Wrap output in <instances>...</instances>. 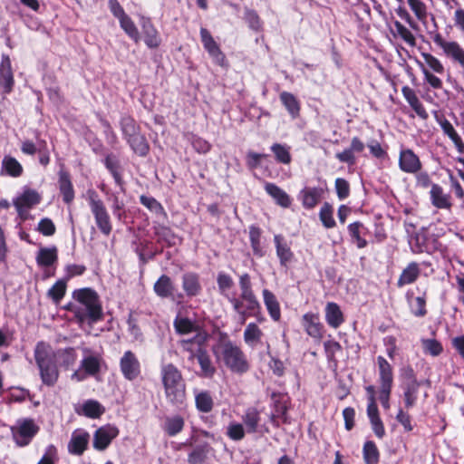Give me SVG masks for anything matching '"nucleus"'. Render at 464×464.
<instances>
[{
  "mask_svg": "<svg viewBox=\"0 0 464 464\" xmlns=\"http://www.w3.org/2000/svg\"><path fill=\"white\" fill-rule=\"evenodd\" d=\"M119 435V429L112 425L100 427L93 435L92 445L97 450H106L111 441Z\"/></svg>",
  "mask_w": 464,
  "mask_h": 464,
  "instance_id": "nucleus-14",
  "label": "nucleus"
},
{
  "mask_svg": "<svg viewBox=\"0 0 464 464\" xmlns=\"http://www.w3.org/2000/svg\"><path fill=\"white\" fill-rule=\"evenodd\" d=\"M89 434L84 431L79 434L73 433L68 444V450L71 454L81 456L87 450Z\"/></svg>",
  "mask_w": 464,
  "mask_h": 464,
  "instance_id": "nucleus-38",
  "label": "nucleus"
},
{
  "mask_svg": "<svg viewBox=\"0 0 464 464\" xmlns=\"http://www.w3.org/2000/svg\"><path fill=\"white\" fill-rule=\"evenodd\" d=\"M430 200L431 205L438 209L451 210L453 207L452 197L445 192L440 184H434L430 190Z\"/></svg>",
  "mask_w": 464,
  "mask_h": 464,
  "instance_id": "nucleus-21",
  "label": "nucleus"
},
{
  "mask_svg": "<svg viewBox=\"0 0 464 464\" xmlns=\"http://www.w3.org/2000/svg\"><path fill=\"white\" fill-rule=\"evenodd\" d=\"M378 382L380 388H392L394 382L393 368L382 355L377 357Z\"/></svg>",
  "mask_w": 464,
  "mask_h": 464,
  "instance_id": "nucleus-27",
  "label": "nucleus"
},
{
  "mask_svg": "<svg viewBox=\"0 0 464 464\" xmlns=\"http://www.w3.org/2000/svg\"><path fill=\"white\" fill-rule=\"evenodd\" d=\"M120 128L125 140L137 135L141 131L140 126L136 120L129 114H124L120 119Z\"/></svg>",
  "mask_w": 464,
  "mask_h": 464,
  "instance_id": "nucleus-40",
  "label": "nucleus"
},
{
  "mask_svg": "<svg viewBox=\"0 0 464 464\" xmlns=\"http://www.w3.org/2000/svg\"><path fill=\"white\" fill-rule=\"evenodd\" d=\"M66 280L60 279L48 290L47 295L55 304H58L66 294Z\"/></svg>",
  "mask_w": 464,
  "mask_h": 464,
  "instance_id": "nucleus-55",
  "label": "nucleus"
},
{
  "mask_svg": "<svg viewBox=\"0 0 464 464\" xmlns=\"http://www.w3.org/2000/svg\"><path fill=\"white\" fill-rule=\"evenodd\" d=\"M432 39L448 58L464 67V49L458 42L446 41L440 33H437Z\"/></svg>",
  "mask_w": 464,
  "mask_h": 464,
  "instance_id": "nucleus-11",
  "label": "nucleus"
},
{
  "mask_svg": "<svg viewBox=\"0 0 464 464\" xmlns=\"http://www.w3.org/2000/svg\"><path fill=\"white\" fill-rule=\"evenodd\" d=\"M241 420L248 434L264 435L270 432L267 424L266 422L262 423L261 411L256 407L246 408Z\"/></svg>",
  "mask_w": 464,
  "mask_h": 464,
  "instance_id": "nucleus-8",
  "label": "nucleus"
},
{
  "mask_svg": "<svg viewBox=\"0 0 464 464\" xmlns=\"http://www.w3.org/2000/svg\"><path fill=\"white\" fill-rule=\"evenodd\" d=\"M319 219L327 229L336 226V222L334 218V208L329 202L325 201L322 205L319 211Z\"/></svg>",
  "mask_w": 464,
  "mask_h": 464,
  "instance_id": "nucleus-51",
  "label": "nucleus"
},
{
  "mask_svg": "<svg viewBox=\"0 0 464 464\" xmlns=\"http://www.w3.org/2000/svg\"><path fill=\"white\" fill-rule=\"evenodd\" d=\"M280 102L285 106L292 119L300 116L301 104L298 99L291 92H282L279 95Z\"/></svg>",
  "mask_w": 464,
  "mask_h": 464,
  "instance_id": "nucleus-41",
  "label": "nucleus"
},
{
  "mask_svg": "<svg viewBox=\"0 0 464 464\" xmlns=\"http://www.w3.org/2000/svg\"><path fill=\"white\" fill-rule=\"evenodd\" d=\"M266 192L275 200V202L285 208H287L292 204L290 196L276 184L266 182L265 184Z\"/></svg>",
  "mask_w": 464,
  "mask_h": 464,
  "instance_id": "nucleus-34",
  "label": "nucleus"
},
{
  "mask_svg": "<svg viewBox=\"0 0 464 464\" xmlns=\"http://www.w3.org/2000/svg\"><path fill=\"white\" fill-rule=\"evenodd\" d=\"M34 355L42 382L48 387L54 386L59 378V371L50 344L43 341L38 342Z\"/></svg>",
  "mask_w": 464,
  "mask_h": 464,
  "instance_id": "nucleus-5",
  "label": "nucleus"
},
{
  "mask_svg": "<svg viewBox=\"0 0 464 464\" xmlns=\"http://www.w3.org/2000/svg\"><path fill=\"white\" fill-rule=\"evenodd\" d=\"M182 289L188 298L196 297L202 292L200 276L196 272H186L181 276Z\"/></svg>",
  "mask_w": 464,
  "mask_h": 464,
  "instance_id": "nucleus-24",
  "label": "nucleus"
},
{
  "mask_svg": "<svg viewBox=\"0 0 464 464\" xmlns=\"http://www.w3.org/2000/svg\"><path fill=\"white\" fill-rule=\"evenodd\" d=\"M140 202L145 208H147L150 211L153 212L158 216H162L167 218V212L163 208L162 204L158 201L155 198L146 195H141L140 197Z\"/></svg>",
  "mask_w": 464,
  "mask_h": 464,
  "instance_id": "nucleus-53",
  "label": "nucleus"
},
{
  "mask_svg": "<svg viewBox=\"0 0 464 464\" xmlns=\"http://www.w3.org/2000/svg\"><path fill=\"white\" fill-rule=\"evenodd\" d=\"M217 284L219 293L227 298L233 310L239 314L242 324L247 317L260 314L261 304L253 290L252 279L248 273H243L238 276L239 297H230L227 294L235 284L229 274L219 272L217 276Z\"/></svg>",
  "mask_w": 464,
  "mask_h": 464,
  "instance_id": "nucleus-1",
  "label": "nucleus"
},
{
  "mask_svg": "<svg viewBox=\"0 0 464 464\" xmlns=\"http://www.w3.org/2000/svg\"><path fill=\"white\" fill-rule=\"evenodd\" d=\"M277 163L289 165L292 162L291 147L287 144L273 143L270 147Z\"/></svg>",
  "mask_w": 464,
  "mask_h": 464,
  "instance_id": "nucleus-46",
  "label": "nucleus"
},
{
  "mask_svg": "<svg viewBox=\"0 0 464 464\" xmlns=\"http://www.w3.org/2000/svg\"><path fill=\"white\" fill-rule=\"evenodd\" d=\"M244 19L253 31L259 32L262 30L263 23L256 11L246 7Z\"/></svg>",
  "mask_w": 464,
  "mask_h": 464,
  "instance_id": "nucleus-60",
  "label": "nucleus"
},
{
  "mask_svg": "<svg viewBox=\"0 0 464 464\" xmlns=\"http://www.w3.org/2000/svg\"><path fill=\"white\" fill-rule=\"evenodd\" d=\"M105 412V408L95 400H88L82 406V414L90 419H99Z\"/></svg>",
  "mask_w": 464,
  "mask_h": 464,
  "instance_id": "nucleus-49",
  "label": "nucleus"
},
{
  "mask_svg": "<svg viewBox=\"0 0 464 464\" xmlns=\"http://www.w3.org/2000/svg\"><path fill=\"white\" fill-rule=\"evenodd\" d=\"M141 32L143 41L150 49H157L161 44V37L158 29L155 27L150 18H142Z\"/></svg>",
  "mask_w": 464,
  "mask_h": 464,
  "instance_id": "nucleus-25",
  "label": "nucleus"
},
{
  "mask_svg": "<svg viewBox=\"0 0 464 464\" xmlns=\"http://www.w3.org/2000/svg\"><path fill=\"white\" fill-rule=\"evenodd\" d=\"M173 325L175 331L179 334H187L195 330L194 323L188 317L177 316L174 319Z\"/></svg>",
  "mask_w": 464,
  "mask_h": 464,
  "instance_id": "nucleus-59",
  "label": "nucleus"
},
{
  "mask_svg": "<svg viewBox=\"0 0 464 464\" xmlns=\"http://www.w3.org/2000/svg\"><path fill=\"white\" fill-rule=\"evenodd\" d=\"M435 119L437 122L441 127L443 133L447 135L451 141L454 143L457 150L463 154L464 153V142L460 136L458 134L457 130L453 127V125L450 123L449 120L446 119V117L443 114H439L437 111H435Z\"/></svg>",
  "mask_w": 464,
  "mask_h": 464,
  "instance_id": "nucleus-26",
  "label": "nucleus"
},
{
  "mask_svg": "<svg viewBox=\"0 0 464 464\" xmlns=\"http://www.w3.org/2000/svg\"><path fill=\"white\" fill-rule=\"evenodd\" d=\"M160 428L168 437H176L185 428V419L180 414L166 415L162 419Z\"/></svg>",
  "mask_w": 464,
  "mask_h": 464,
  "instance_id": "nucleus-22",
  "label": "nucleus"
},
{
  "mask_svg": "<svg viewBox=\"0 0 464 464\" xmlns=\"http://www.w3.org/2000/svg\"><path fill=\"white\" fill-rule=\"evenodd\" d=\"M12 439L15 445L24 448L28 446L40 431L39 425L32 418H22L10 428Z\"/></svg>",
  "mask_w": 464,
  "mask_h": 464,
  "instance_id": "nucleus-7",
  "label": "nucleus"
},
{
  "mask_svg": "<svg viewBox=\"0 0 464 464\" xmlns=\"http://www.w3.org/2000/svg\"><path fill=\"white\" fill-rule=\"evenodd\" d=\"M422 348L426 354H430L433 357L439 356L443 352L441 343L436 339L422 340Z\"/></svg>",
  "mask_w": 464,
  "mask_h": 464,
  "instance_id": "nucleus-63",
  "label": "nucleus"
},
{
  "mask_svg": "<svg viewBox=\"0 0 464 464\" xmlns=\"http://www.w3.org/2000/svg\"><path fill=\"white\" fill-rule=\"evenodd\" d=\"M121 28L125 32V34L136 44H138L140 40V35L139 34L138 28L132 19L127 14L121 20H119Z\"/></svg>",
  "mask_w": 464,
  "mask_h": 464,
  "instance_id": "nucleus-54",
  "label": "nucleus"
},
{
  "mask_svg": "<svg viewBox=\"0 0 464 464\" xmlns=\"http://www.w3.org/2000/svg\"><path fill=\"white\" fill-rule=\"evenodd\" d=\"M208 452V443L197 446L190 453H188V464H203L207 459Z\"/></svg>",
  "mask_w": 464,
  "mask_h": 464,
  "instance_id": "nucleus-57",
  "label": "nucleus"
},
{
  "mask_svg": "<svg viewBox=\"0 0 464 464\" xmlns=\"http://www.w3.org/2000/svg\"><path fill=\"white\" fill-rule=\"evenodd\" d=\"M82 367L87 374L94 376L101 371L100 360L92 355L87 356L82 361Z\"/></svg>",
  "mask_w": 464,
  "mask_h": 464,
  "instance_id": "nucleus-62",
  "label": "nucleus"
},
{
  "mask_svg": "<svg viewBox=\"0 0 464 464\" xmlns=\"http://www.w3.org/2000/svg\"><path fill=\"white\" fill-rule=\"evenodd\" d=\"M160 376L167 402L183 409L187 405V383L182 372L172 362H162Z\"/></svg>",
  "mask_w": 464,
  "mask_h": 464,
  "instance_id": "nucleus-2",
  "label": "nucleus"
},
{
  "mask_svg": "<svg viewBox=\"0 0 464 464\" xmlns=\"http://www.w3.org/2000/svg\"><path fill=\"white\" fill-rule=\"evenodd\" d=\"M175 290L176 286L172 279L165 274L161 275L153 285L154 293L162 299H173Z\"/></svg>",
  "mask_w": 464,
  "mask_h": 464,
  "instance_id": "nucleus-32",
  "label": "nucleus"
},
{
  "mask_svg": "<svg viewBox=\"0 0 464 464\" xmlns=\"http://www.w3.org/2000/svg\"><path fill=\"white\" fill-rule=\"evenodd\" d=\"M195 405L199 412L208 413L214 408V401L209 392L202 391L195 395Z\"/></svg>",
  "mask_w": 464,
  "mask_h": 464,
  "instance_id": "nucleus-50",
  "label": "nucleus"
},
{
  "mask_svg": "<svg viewBox=\"0 0 464 464\" xmlns=\"http://www.w3.org/2000/svg\"><path fill=\"white\" fill-rule=\"evenodd\" d=\"M14 78L12 69L11 59L8 54L3 53L0 62V87L5 94L13 92Z\"/></svg>",
  "mask_w": 464,
  "mask_h": 464,
  "instance_id": "nucleus-19",
  "label": "nucleus"
},
{
  "mask_svg": "<svg viewBox=\"0 0 464 464\" xmlns=\"http://www.w3.org/2000/svg\"><path fill=\"white\" fill-rule=\"evenodd\" d=\"M247 433L243 422L231 421L227 427L226 436L233 441H240L245 439Z\"/></svg>",
  "mask_w": 464,
  "mask_h": 464,
  "instance_id": "nucleus-52",
  "label": "nucleus"
},
{
  "mask_svg": "<svg viewBox=\"0 0 464 464\" xmlns=\"http://www.w3.org/2000/svg\"><path fill=\"white\" fill-rule=\"evenodd\" d=\"M154 234L157 237L158 243H164L167 247H171L176 245L177 236L169 227L156 225L154 226Z\"/></svg>",
  "mask_w": 464,
  "mask_h": 464,
  "instance_id": "nucleus-44",
  "label": "nucleus"
},
{
  "mask_svg": "<svg viewBox=\"0 0 464 464\" xmlns=\"http://www.w3.org/2000/svg\"><path fill=\"white\" fill-rule=\"evenodd\" d=\"M87 195L88 204L98 229L102 235L109 237L112 232V221L104 202L93 189H89Z\"/></svg>",
  "mask_w": 464,
  "mask_h": 464,
  "instance_id": "nucleus-6",
  "label": "nucleus"
},
{
  "mask_svg": "<svg viewBox=\"0 0 464 464\" xmlns=\"http://www.w3.org/2000/svg\"><path fill=\"white\" fill-rule=\"evenodd\" d=\"M264 304L270 317L275 321L278 322L281 318V309L279 302L276 296L269 289H264L262 291Z\"/></svg>",
  "mask_w": 464,
  "mask_h": 464,
  "instance_id": "nucleus-36",
  "label": "nucleus"
},
{
  "mask_svg": "<svg viewBox=\"0 0 464 464\" xmlns=\"http://www.w3.org/2000/svg\"><path fill=\"white\" fill-rule=\"evenodd\" d=\"M365 148L364 143L359 137H353L351 140L349 148L343 150L342 152H337L335 158L343 163H346L348 166H353L356 164L355 153L362 152Z\"/></svg>",
  "mask_w": 464,
  "mask_h": 464,
  "instance_id": "nucleus-23",
  "label": "nucleus"
},
{
  "mask_svg": "<svg viewBox=\"0 0 464 464\" xmlns=\"http://www.w3.org/2000/svg\"><path fill=\"white\" fill-rule=\"evenodd\" d=\"M249 242L254 256L257 258L266 256V249L262 244L263 230L257 225H251L248 227Z\"/></svg>",
  "mask_w": 464,
  "mask_h": 464,
  "instance_id": "nucleus-33",
  "label": "nucleus"
},
{
  "mask_svg": "<svg viewBox=\"0 0 464 464\" xmlns=\"http://www.w3.org/2000/svg\"><path fill=\"white\" fill-rule=\"evenodd\" d=\"M207 337L203 334H197L190 339H183L179 342L180 347L184 352L189 353L188 360L196 359L199 351H203L206 346Z\"/></svg>",
  "mask_w": 464,
  "mask_h": 464,
  "instance_id": "nucleus-31",
  "label": "nucleus"
},
{
  "mask_svg": "<svg viewBox=\"0 0 464 464\" xmlns=\"http://www.w3.org/2000/svg\"><path fill=\"white\" fill-rule=\"evenodd\" d=\"M196 359L200 366V372L198 373L199 377L212 378L217 372V369L207 349L205 348L203 351H199Z\"/></svg>",
  "mask_w": 464,
  "mask_h": 464,
  "instance_id": "nucleus-37",
  "label": "nucleus"
},
{
  "mask_svg": "<svg viewBox=\"0 0 464 464\" xmlns=\"http://www.w3.org/2000/svg\"><path fill=\"white\" fill-rule=\"evenodd\" d=\"M218 362H222L232 373L243 375L250 370V362L244 351L231 340L220 341L212 346Z\"/></svg>",
  "mask_w": 464,
  "mask_h": 464,
  "instance_id": "nucleus-4",
  "label": "nucleus"
},
{
  "mask_svg": "<svg viewBox=\"0 0 464 464\" xmlns=\"http://www.w3.org/2000/svg\"><path fill=\"white\" fill-rule=\"evenodd\" d=\"M200 39L204 49L213 59L214 63L221 67H227L228 63L225 53L221 51L219 45L207 28H200Z\"/></svg>",
  "mask_w": 464,
  "mask_h": 464,
  "instance_id": "nucleus-10",
  "label": "nucleus"
},
{
  "mask_svg": "<svg viewBox=\"0 0 464 464\" xmlns=\"http://www.w3.org/2000/svg\"><path fill=\"white\" fill-rule=\"evenodd\" d=\"M301 324L307 335L316 341L323 339L325 329L320 320L319 314L312 312L305 313L301 318Z\"/></svg>",
  "mask_w": 464,
  "mask_h": 464,
  "instance_id": "nucleus-12",
  "label": "nucleus"
},
{
  "mask_svg": "<svg viewBox=\"0 0 464 464\" xmlns=\"http://www.w3.org/2000/svg\"><path fill=\"white\" fill-rule=\"evenodd\" d=\"M58 187L63 201L67 205L72 204L75 198V191L71 174L64 169L63 165L58 172Z\"/></svg>",
  "mask_w": 464,
  "mask_h": 464,
  "instance_id": "nucleus-20",
  "label": "nucleus"
},
{
  "mask_svg": "<svg viewBox=\"0 0 464 464\" xmlns=\"http://www.w3.org/2000/svg\"><path fill=\"white\" fill-rule=\"evenodd\" d=\"M421 57L424 60L423 63L430 70V72L432 71L439 74L444 73V66L437 57L429 53H421Z\"/></svg>",
  "mask_w": 464,
  "mask_h": 464,
  "instance_id": "nucleus-58",
  "label": "nucleus"
},
{
  "mask_svg": "<svg viewBox=\"0 0 464 464\" xmlns=\"http://www.w3.org/2000/svg\"><path fill=\"white\" fill-rule=\"evenodd\" d=\"M347 230L351 237V242L362 249L368 246V241L365 239L366 234L369 232L368 228L361 221H354L348 225Z\"/></svg>",
  "mask_w": 464,
  "mask_h": 464,
  "instance_id": "nucleus-30",
  "label": "nucleus"
},
{
  "mask_svg": "<svg viewBox=\"0 0 464 464\" xmlns=\"http://www.w3.org/2000/svg\"><path fill=\"white\" fill-rule=\"evenodd\" d=\"M24 173V168L21 163L12 156H5L2 160L1 174H5L12 178H19Z\"/></svg>",
  "mask_w": 464,
  "mask_h": 464,
  "instance_id": "nucleus-42",
  "label": "nucleus"
},
{
  "mask_svg": "<svg viewBox=\"0 0 464 464\" xmlns=\"http://www.w3.org/2000/svg\"><path fill=\"white\" fill-rule=\"evenodd\" d=\"M58 260V249L56 246L41 247L36 256V263L39 266L49 267Z\"/></svg>",
  "mask_w": 464,
  "mask_h": 464,
  "instance_id": "nucleus-43",
  "label": "nucleus"
},
{
  "mask_svg": "<svg viewBox=\"0 0 464 464\" xmlns=\"http://www.w3.org/2000/svg\"><path fill=\"white\" fill-rule=\"evenodd\" d=\"M73 300L78 303L74 307L75 322L82 325L87 324L93 325L104 319L102 299L92 287H82L72 292Z\"/></svg>",
  "mask_w": 464,
  "mask_h": 464,
  "instance_id": "nucleus-3",
  "label": "nucleus"
},
{
  "mask_svg": "<svg viewBox=\"0 0 464 464\" xmlns=\"http://www.w3.org/2000/svg\"><path fill=\"white\" fill-rule=\"evenodd\" d=\"M324 189L320 187H305L299 193V200L305 209H313L321 201Z\"/></svg>",
  "mask_w": 464,
  "mask_h": 464,
  "instance_id": "nucleus-28",
  "label": "nucleus"
},
{
  "mask_svg": "<svg viewBox=\"0 0 464 464\" xmlns=\"http://www.w3.org/2000/svg\"><path fill=\"white\" fill-rule=\"evenodd\" d=\"M420 386L421 382L402 383L403 401L406 409L412 408L416 404Z\"/></svg>",
  "mask_w": 464,
  "mask_h": 464,
  "instance_id": "nucleus-45",
  "label": "nucleus"
},
{
  "mask_svg": "<svg viewBox=\"0 0 464 464\" xmlns=\"http://www.w3.org/2000/svg\"><path fill=\"white\" fill-rule=\"evenodd\" d=\"M273 412L281 417L283 424H290L288 411L290 409V398L286 393L273 392L270 395Z\"/></svg>",
  "mask_w": 464,
  "mask_h": 464,
  "instance_id": "nucleus-18",
  "label": "nucleus"
},
{
  "mask_svg": "<svg viewBox=\"0 0 464 464\" xmlns=\"http://www.w3.org/2000/svg\"><path fill=\"white\" fill-rule=\"evenodd\" d=\"M418 65L424 76V81L433 89L440 90L442 88V81L436 75H434L421 62H418Z\"/></svg>",
  "mask_w": 464,
  "mask_h": 464,
  "instance_id": "nucleus-61",
  "label": "nucleus"
},
{
  "mask_svg": "<svg viewBox=\"0 0 464 464\" xmlns=\"http://www.w3.org/2000/svg\"><path fill=\"white\" fill-rule=\"evenodd\" d=\"M324 312L325 321L330 327L336 329L343 324L344 315L338 304L328 302Z\"/></svg>",
  "mask_w": 464,
  "mask_h": 464,
  "instance_id": "nucleus-35",
  "label": "nucleus"
},
{
  "mask_svg": "<svg viewBox=\"0 0 464 464\" xmlns=\"http://www.w3.org/2000/svg\"><path fill=\"white\" fill-rule=\"evenodd\" d=\"M407 2L417 19L424 22L428 16L426 5L420 0H407Z\"/></svg>",
  "mask_w": 464,
  "mask_h": 464,
  "instance_id": "nucleus-64",
  "label": "nucleus"
},
{
  "mask_svg": "<svg viewBox=\"0 0 464 464\" xmlns=\"http://www.w3.org/2000/svg\"><path fill=\"white\" fill-rule=\"evenodd\" d=\"M41 200L42 197L36 190L25 188L24 192L14 200V206L15 207L19 216L25 219L24 214V210L30 209L38 205Z\"/></svg>",
  "mask_w": 464,
  "mask_h": 464,
  "instance_id": "nucleus-17",
  "label": "nucleus"
},
{
  "mask_svg": "<svg viewBox=\"0 0 464 464\" xmlns=\"http://www.w3.org/2000/svg\"><path fill=\"white\" fill-rule=\"evenodd\" d=\"M274 244L280 266L288 268L295 260V253L291 248V244L281 234L274 236Z\"/></svg>",
  "mask_w": 464,
  "mask_h": 464,
  "instance_id": "nucleus-15",
  "label": "nucleus"
},
{
  "mask_svg": "<svg viewBox=\"0 0 464 464\" xmlns=\"http://www.w3.org/2000/svg\"><path fill=\"white\" fill-rule=\"evenodd\" d=\"M381 453L372 440H366L362 446V458L365 464H379Z\"/></svg>",
  "mask_w": 464,
  "mask_h": 464,
  "instance_id": "nucleus-48",
  "label": "nucleus"
},
{
  "mask_svg": "<svg viewBox=\"0 0 464 464\" xmlns=\"http://www.w3.org/2000/svg\"><path fill=\"white\" fill-rule=\"evenodd\" d=\"M264 334L256 323H249L243 334L244 342L249 347H256L263 337Z\"/></svg>",
  "mask_w": 464,
  "mask_h": 464,
  "instance_id": "nucleus-47",
  "label": "nucleus"
},
{
  "mask_svg": "<svg viewBox=\"0 0 464 464\" xmlns=\"http://www.w3.org/2000/svg\"><path fill=\"white\" fill-rule=\"evenodd\" d=\"M411 313L415 317H424L428 314L427 310V294L424 292L422 295L416 296L413 303L410 304Z\"/></svg>",
  "mask_w": 464,
  "mask_h": 464,
  "instance_id": "nucleus-56",
  "label": "nucleus"
},
{
  "mask_svg": "<svg viewBox=\"0 0 464 464\" xmlns=\"http://www.w3.org/2000/svg\"><path fill=\"white\" fill-rule=\"evenodd\" d=\"M120 370L125 380L133 382L141 374V365L138 356L130 350L125 351L120 359Z\"/></svg>",
  "mask_w": 464,
  "mask_h": 464,
  "instance_id": "nucleus-9",
  "label": "nucleus"
},
{
  "mask_svg": "<svg viewBox=\"0 0 464 464\" xmlns=\"http://www.w3.org/2000/svg\"><path fill=\"white\" fill-rule=\"evenodd\" d=\"M106 169L112 176L115 184L120 188L121 192L125 193V181L123 179V167L117 155L108 153L102 160Z\"/></svg>",
  "mask_w": 464,
  "mask_h": 464,
  "instance_id": "nucleus-16",
  "label": "nucleus"
},
{
  "mask_svg": "<svg viewBox=\"0 0 464 464\" xmlns=\"http://www.w3.org/2000/svg\"><path fill=\"white\" fill-rule=\"evenodd\" d=\"M420 273V264L416 261L408 263L399 276L396 285L401 288L405 285L414 284L419 279Z\"/></svg>",
  "mask_w": 464,
  "mask_h": 464,
  "instance_id": "nucleus-29",
  "label": "nucleus"
},
{
  "mask_svg": "<svg viewBox=\"0 0 464 464\" xmlns=\"http://www.w3.org/2000/svg\"><path fill=\"white\" fill-rule=\"evenodd\" d=\"M130 150L140 157H146L150 152V144L146 136L140 131L126 140Z\"/></svg>",
  "mask_w": 464,
  "mask_h": 464,
  "instance_id": "nucleus-39",
  "label": "nucleus"
},
{
  "mask_svg": "<svg viewBox=\"0 0 464 464\" xmlns=\"http://www.w3.org/2000/svg\"><path fill=\"white\" fill-rule=\"evenodd\" d=\"M400 169L404 173H418L422 169L419 156L411 149H401L398 160Z\"/></svg>",
  "mask_w": 464,
  "mask_h": 464,
  "instance_id": "nucleus-13",
  "label": "nucleus"
}]
</instances>
